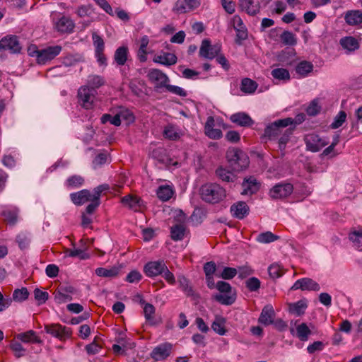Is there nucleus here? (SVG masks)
I'll return each mask as SVG.
<instances>
[{
  "label": "nucleus",
  "instance_id": "obj_31",
  "mask_svg": "<svg viewBox=\"0 0 362 362\" xmlns=\"http://www.w3.org/2000/svg\"><path fill=\"white\" fill-rule=\"evenodd\" d=\"M16 338L24 343L40 344L42 342V340L36 335L35 332L33 330L19 333L16 335Z\"/></svg>",
  "mask_w": 362,
  "mask_h": 362
},
{
  "label": "nucleus",
  "instance_id": "obj_44",
  "mask_svg": "<svg viewBox=\"0 0 362 362\" xmlns=\"http://www.w3.org/2000/svg\"><path fill=\"white\" fill-rule=\"evenodd\" d=\"M310 334L311 331L305 323H301L297 326L296 335L300 341H307Z\"/></svg>",
  "mask_w": 362,
  "mask_h": 362
},
{
  "label": "nucleus",
  "instance_id": "obj_17",
  "mask_svg": "<svg viewBox=\"0 0 362 362\" xmlns=\"http://www.w3.org/2000/svg\"><path fill=\"white\" fill-rule=\"evenodd\" d=\"M250 208L245 202H238L230 206L232 216L238 219H243L249 214Z\"/></svg>",
  "mask_w": 362,
  "mask_h": 362
},
{
  "label": "nucleus",
  "instance_id": "obj_12",
  "mask_svg": "<svg viewBox=\"0 0 362 362\" xmlns=\"http://www.w3.org/2000/svg\"><path fill=\"white\" fill-rule=\"evenodd\" d=\"M95 93L96 90L90 88L89 86H83L78 89V98L84 108H91Z\"/></svg>",
  "mask_w": 362,
  "mask_h": 362
},
{
  "label": "nucleus",
  "instance_id": "obj_1",
  "mask_svg": "<svg viewBox=\"0 0 362 362\" xmlns=\"http://www.w3.org/2000/svg\"><path fill=\"white\" fill-rule=\"evenodd\" d=\"M201 198L209 204H217L223 201L226 197V189L216 183H206L199 189Z\"/></svg>",
  "mask_w": 362,
  "mask_h": 362
},
{
  "label": "nucleus",
  "instance_id": "obj_22",
  "mask_svg": "<svg viewBox=\"0 0 362 362\" xmlns=\"http://www.w3.org/2000/svg\"><path fill=\"white\" fill-rule=\"evenodd\" d=\"M121 202L124 206H127L129 209L138 211L142 205L143 201L137 196L129 194L123 197L121 199Z\"/></svg>",
  "mask_w": 362,
  "mask_h": 362
},
{
  "label": "nucleus",
  "instance_id": "obj_46",
  "mask_svg": "<svg viewBox=\"0 0 362 362\" xmlns=\"http://www.w3.org/2000/svg\"><path fill=\"white\" fill-rule=\"evenodd\" d=\"M216 176L223 182H233L235 175L226 169L219 167L216 170Z\"/></svg>",
  "mask_w": 362,
  "mask_h": 362
},
{
  "label": "nucleus",
  "instance_id": "obj_26",
  "mask_svg": "<svg viewBox=\"0 0 362 362\" xmlns=\"http://www.w3.org/2000/svg\"><path fill=\"white\" fill-rule=\"evenodd\" d=\"M344 20L350 25H361L362 23V11L359 10L349 11L345 14Z\"/></svg>",
  "mask_w": 362,
  "mask_h": 362
},
{
  "label": "nucleus",
  "instance_id": "obj_37",
  "mask_svg": "<svg viewBox=\"0 0 362 362\" xmlns=\"http://www.w3.org/2000/svg\"><path fill=\"white\" fill-rule=\"evenodd\" d=\"M18 210L14 209H5L1 211V216L4 218V220L11 226L16 224L18 221Z\"/></svg>",
  "mask_w": 362,
  "mask_h": 362
},
{
  "label": "nucleus",
  "instance_id": "obj_14",
  "mask_svg": "<svg viewBox=\"0 0 362 362\" xmlns=\"http://www.w3.org/2000/svg\"><path fill=\"white\" fill-rule=\"evenodd\" d=\"M165 268V263L163 260L152 261L144 265V272L148 277H155L160 275Z\"/></svg>",
  "mask_w": 362,
  "mask_h": 362
},
{
  "label": "nucleus",
  "instance_id": "obj_2",
  "mask_svg": "<svg viewBox=\"0 0 362 362\" xmlns=\"http://www.w3.org/2000/svg\"><path fill=\"white\" fill-rule=\"evenodd\" d=\"M226 158L229 166L235 172L246 169L250 163L247 155L238 148H229L226 151Z\"/></svg>",
  "mask_w": 362,
  "mask_h": 362
},
{
  "label": "nucleus",
  "instance_id": "obj_41",
  "mask_svg": "<svg viewBox=\"0 0 362 362\" xmlns=\"http://www.w3.org/2000/svg\"><path fill=\"white\" fill-rule=\"evenodd\" d=\"M349 239L353 243L356 249L362 251V235L358 229H351L349 234Z\"/></svg>",
  "mask_w": 362,
  "mask_h": 362
},
{
  "label": "nucleus",
  "instance_id": "obj_59",
  "mask_svg": "<svg viewBox=\"0 0 362 362\" xmlns=\"http://www.w3.org/2000/svg\"><path fill=\"white\" fill-rule=\"evenodd\" d=\"M245 286L251 291H257L261 286V281L256 277H250L245 281Z\"/></svg>",
  "mask_w": 362,
  "mask_h": 362
},
{
  "label": "nucleus",
  "instance_id": "obj_42",
  "mask_svg": "<svg viewBox=\"0 0 362 362\" xmlns=\"http://www.w3.org/2000/svg\"><path fill=\"white\" fill-rule=\"evenodd\" d=\"M149 40L148 37L147 35H144L141 37L140 41V47L138 51V57L140 62H144L146 61L147 57V52H146V47L148 45Z\"/></svg>",
  "mask_w": 362,
  "mask_h": 362
},
{
  "label": "nucleus",
  "instance_id": "obj_30",
  "mask_svg": "<svg viewBox=\"0 0 362 362\" xmlns=\"http://www.w3.org/2000/svg\"><path fill=\"white\" fill-rule=\"evenodd\" d=\"M226 320L222 316H216L214 321L212 322L211 329L221 336L225 335L228 330L226 328Z\"/></svg>",
  "mask_w": 362,
  "mask_h": 362
},
{
  "label": "nucleus",
  "instance_id": "obj_43",
  "mask_svg": "<svg viewBox=\"0 0 362 362\" xmlns=\"http://www.w3.org/2000/svg\"><path fill=\"white\" fill-rule=\"evenodd\" d=\"M155 307L151 303H146L144 308V317L147 322L151 325L156 324L154 318Z\"/></svg>",
  "mask_w": 362,
  "mask_h": 362
},
{
  "label": "nucleus",
  "instance_id": "obj_45",
  "mask_svg": "<svg viewBox=\"0 0 362 362\" xmlns=\"http://www.w3.org/2000/svg\"><path fill=\"white\" fill-rule=\"evenodd\" d=\"M313 69V64L308 61L300 62L296 67V73L303 76H305L308 74L310 73Z\"/></svg>",
  "mask_w": 362,
  "mask_h": 362
},
{
  "label": "nucleus",
  "instance_id": "obj_60",
  "mask_svg": "<svg viewBox=\"0 0 362 362\" xmlns=\"http://www.w3.org/2000/svg\"><path fill=\"white\" fill-rule=\"evenodd\" d=\"M346 118V114L344 111L341 110L338 115L335 117L334 122L331 124L330 127L332 129H337L340 127L345 122Z\"/></svg>",
  "mask_w": 362,
  "mask_h": 362
},
{
  "label": "nucleus",
  "instance_id": "obj_64",
  "mask_svg": "<svg viewBox=\"0 0 362 362\" xmlns=\"http://www.w3.org/2000/svg\"><path fill=\"white\" fill-rule=\"evenodd\" d=\"M142 279V275L137 270L131 271L126 276L125 281L129 283H138Z\"/></svg>",
  "mask_w": 362,
  "mask_h": 362
},
{
  "label": "nucleus",
  "instance_id": "obj_6",
  "mask_svg": "<svg viewBox=\"0 0 362 362\" xmlns=\"http://www.w3.org/2000/svg\"><path fill=\"white\" fill-rule=\"evenodd\" d=\"M148 81L154 84L156 90L165 88L170 81L169 77L158 69H151L147 74Z\"/></svg>",
  "mask_w": 362,
  "mask_h": 362
},
{
  "label": "nucleus",
  "instance_id": "obj_49",
  "mask_svg": "<svg viewBox=\"0 0 362 362\" xmlns=\"http://www.w3.org/2000/svg\"><path fill=\"white\" fill-rule=\"evenodd\" d=\"M281 41L285 45L293 46L296 45L297 40L295 35L291 31L284 30L280 35Z\"/></svg>",
  "mask_w": 362,
  "mask_h": 362
},
{
  "label": "nucleus",
  "instance_id": "obj_9",
  "mask_svg": "<svg viewBox=\"0 0 362 362\" xmlns=\"http://www.w3.org/2000/svg\"><path fill=\"white\" fill-rule=\"evenodd\" d=\"M306 148L312 152H317L329 144L327 139L316 134H307L304 138Z\"/></svg>",
  "mask_w": 362,
  "mask_h": 362
},
{
  "label": "nucleus",
  "instance_id": "obj_27",
  "mask_svg": "<svg viewBox=\"0 0 362 362\" xmlns=\"http://www.w3.org/2000/svg\"><path fill=\"white\" fill-rule=\"evenodd\" d=\"M187 227L184 223H177L170 228V238L174 241L182 240L185 238Z\"/></svg>",
  "mask_w": 362,
  "mask_h": 362
},
{
  "label": "nucleus",
  "instance_id": "obj_63",
  "mask_svg": "<svg viewBox=\"0 0 362 362\" xmlns=\"http://www.w3.org/2000/svg\"><path fill=\"white\" fill-rule=\"evenodd\" d=\"M237 274V269L233 267H224L219 277L222 278L223 279L229 280L235 277Z\"/></svg>",
  "mask_w": 362,
  "mask_h": 362
},
{
  "label": "nucleus",
  "instance_id": "obj_29",
  "mask_svg": "<svg viewBox=\"0 0 362 362\" xmlns=\"http://www.w3.org/2000/svg\"><path fill=\"white\" fill-rule=\"evenodd\" d=\"M121 269L120 267L113 266L110 268L98 267L95 269V273L97 276L105 278L116 277Z\"/></svg>",
  "mask_w": 362,
  "mask_h": 362
},
{
  "label": "nucleus",
  "instance_id": "obj_39",
  "mask_svg": "<svg viewBox=\"0 0 362 362\" xmlns=\"http://www.w3.org/2000/svg\"><path fill=\"white\" fill-rule=\"evenodd\" d=\"M293 130L294 127H290L285 129L284 132H282L280 135V137L278 138L279 148L281 152L285 150L286 144L289 141L290 137L293 134Z\"/></svg>",
  "mask_w": 362,
  "mask_h": 362
},
{
  "label": "nucleus",
  "instance_id": "obj_8",
  "mask_svg": "<svg viewBox=\"0 0 362 362\" xmlns=\"http://www.w3.org/2000/svg\"><path fill=\"white\" fill-rule=\"evenodd\" d=\"M293 191V186L289 182H279L276 184L269 191V196L273 199L286 198Z\"/></svg>",
  "mask_w": 362,
  "mask_h": 362
},
{
  "label": "nucleus",
  "instance_id": "obj_28",
  "mask_svg": "<svg viewBox=\"0 0 362 362\" xmlns=\"http://www.w3.org/2000/svg\"><path fill=\"white\" fill-rule=\"evenodd\" d=\"M56 28L59 32L70 33L74 28V23L69 18L62 16L57 22Z\"/></svg>",
  "mask_w": 362,
  "mask_h": 362
},
{
  "label": "nucleus",
  "instance_id": "obj_23",
  "mask_svg": "<svg viewBox=\"0 0 362 362\" xmlns=\"http://www.w3.org/2000/svg\"><path fill=\"white\" fill-rule=\"evenodd\" d=\"M242 186L243 187L242 194H253L259 189L260 184L254 177H250L244 180Z\"/></svg>",
  "mask_w": 362,
  "mask_h": 362
},
{
  "label": "nucleus",
  "instance_id": "obj_16",
  "mask_svg": "<svg viewBox=\"0 0 362 362\" xmlns=\"http://www.w3.org/2000/svg\"><path fill=\"white\" fill-rule=\"evenodd\" d=\"M275 318V312L272 305H266L262 310L258 322L264 325L268 326L274 322Z\"/></svg>",
  "mask_w": 362,
  "mask_h": 362
},
{
  "label": "nucleus",
  "instance_id": "obj_13",
  "mask_svg": "<svg viewBox=\"0 0 362 362\" xmlns=\"http://www.w3.org/2000/svg\"><path fill=\"white\" fill-rule=\"evenodd\" d=\"M297 289L318 291L320 290V286L313 279L305 277L297 280L291 288V290Z\"/></svg>",
  "mask_w": 362,
  "mask_h": 362
},
{
  "label": "nucleus",
  "instance_id": "obj_32",
  "mask_svg": "<svg viewBox=\"0 0 362 362\" xmlns=\"http://www.w3.org/2000/svg\"><path fill=\"white\" fill-rule=\"evenodd\" d=\"M128 47L126 46L119 47L115 52L114 59L115 62L119 66H123L125 64L128 57Z\"/></svg>",
  "mask_w": 362,
  "mask_h": 362
},
{
  "label": "nucleus",
  "instance_id": "obj_52",
  "mask_svg": "<svg viewBox=\"0 0 362 362\" xmlns=\"http://www.w3.org/2000/svg\"><path fill=\"white\" fill-rule=\"evenodd\" d=\"M29 292L25 287L15 289L13 292V300L16 302H23L28 299Z\"/></svg>",
  "mask_w": 362,
  "mask_h": 362
},
{
  "label": "nucleus",
  "instance_id": "obj_7",
  "mask_svg": "<svg viewBox=\"0 0 362 362\" xmlns=\"http://www.w3.org/2000/svg\"><path fill=\"white\" fill-rule=\"evenodd\" d=\"M45 331L46 333L61 341L70 338L72 334V331L70 328L62 326L60 324L45 325Z\"/></svg>",
  "mask_w": 362,
  "mask_h": 362
},
{
  "label": "nucleus",
  "instance_id": "obj_55",
  "mask_svg": "<svg viewBox=\"0 0 362 362\" xmlns=\"http://www.w3.org/2000/svg\"><path fill=\"white\" fill-rule=\"evenodd\" d=\"M108 154L106 151L98 153L93 160V166L94 168L100 167L107 163Z\"/></svg>",
  "mask_w": 362,
  "mask_h": 362
},
{
  "label": "nucleus",
  "instance_id": "obj_40",
  "mask_svg": "<svg viewBox=\"0 0 362 362\" xmlns=\"http://www.w3.org/2000/svg\"><path fill=\"white\" fill-rule=\"evenodd\" d=\"M84 178L78 175L69 177L65 181V186L69 189L78 188L84 184Z\"/></svg>",
  "mask_w": 362,
  "mask_h": 362
},
{
  "label": "nucleus",
  "instance_id": "obj_20",
  "mask_svg": "<svg viewBox=\"0 0 362 362\" xmlns=\"http://www.w3.org/2000/svg\"><path fill=\"white\" fill-rule=\"evenodd\" d=\"M239 6L250 16H255L260 9L259 3L255 0H239Z\"/></svg>",
  "mask_w": 362,
  "mask_h": 362
},
{
  "label": "nucleus",
  "instance_id": "obj_57",
  "mask_svg": "<svg viewBox=\"0 0 362 362\" xmlns=\"http://www.w3.org/2000/svg\"><path fill=\"white\" fill-rule=\"evenodd\" d=\"M320 110L321 106L318 104V99H314L307 107L306 112L310 116H315L320 113Z\"/></svg>",
  "mask_w": 362,
  "mask_h": 362
},
{
  "label": "nucleus",
  "instance_id": "obj_53",
  "mask_svg": "<svg viewBox=\"0 0 362 362\" xmlns=\"http://www.w3.org/2000/svg\"><path fill=\"white\" fill-rule=\"evenodd\" d=\"M9 347L13 351L14 356L17 358H19L25 354V349H24L22 344L17 341H11Z\"/></svg>",
  "mask_w": 362,
  "mask_h": 362
},
{
  "label": "nucleus",
  "instance_id": "obj_11",
  "mask_svg": "<svg viewBox=\"0 0 362 362\" xmlns=\"http://www.w3.org/2000/svg\"><path fill=\"white\" fill-rule=\"evenodd\" d=\"M221 52V47L218 45H211L209 39H204L202 42L199 49V56L201 57L213 59Z\"/></svg>",
  "mask_w": 362,
  "mask_h": 362
},
{
  "label": "nucleus",
  "instance_id": "obj_3",
  "mask_svg": "<svg viewBox=\"0 0 362 362\" xmlns=\"http://www.w3.org/2000/svg\"><path fill=\"white\" fill-rule=\"evenodd\" d=\"M293 118L286 117L274 121L264 129V136L269 140H276L281 134L282 129L292 125Z\"/></svg>",
  "mask_w": 362,
  "mask_h": 362
},
{
  "label": "nucleus",
  "instance_id": "obj_48",
  "mask_svg": "<svg viewBox=\"0 0 362 362\" xmlns=\"http://www.w3.org/2000/svg\"><path fill=\"white\" fill-rule=\"evenodd\" d=\"M271 75L274 78L279 81H288L290 79L289 71L284 68L274 69L271 72Z\"/></svg>",
  "mask_w": 362,
  "mask_h": 362
},
{
  "label": "nucleus",
  "instance_id": "obj_50",
  "mask_svg": "<svg viewBox=\"0 0 362 362\" xmlns=\"http://www.w3.org/2000/svg\"><path fill=\"white\" fill-rule=\"evenodd\" d=\"M279 238L278 235L273 234L270 231H267L259 234L257 237V241L261 243H269Z\"/></svg>",
  "mask_w": 362,
  "mask_h": 362
},
{
  "label": "nucleus",
  "instance_id": "obj_10",
  "mask_svg": "<svg viewBox=\"0 0 362 362\" xmlns=\"http://www.w3.org/2000/svg\"><path fill=\"white\" fill-rule=\"evenodd\" d=\"M62 49L60 45L48 46L41 49L37 55V63L39 64H45L47 62L54 59L59 55Z\"/></svg>",
  "mask_w": 362,
  "mask_h": 362
},
{
  "label": "nucleus",
  "instance_id": "obj_47",
  "mask_svg": "<svg viewBox=\"0 0 362 362\" xmlns=\"http://www.w3.org/2000/svg\"><path fill=\"white\" fill-rule=\"evenodd\" d=\"M105 83V78L99 75H90L88 78V83L90 88H93L96 90L97 88L103 86Z\"/></svg>",
  "mask_w": 362,
  "mask_h": 362
},
{
  "label": "nucleus",
  "instance_id": "obj_51",
  "mask_svg": "<svg viewBox=\"0 0 362 362\" xmlns=\"http://www.w3.org/2000/svg\"><path fill=\"white\" fill-rule=\"evenodd\" d=\"M117 114L119 116V120L123 119L128 124L133 123L135 120V117L132 112L127 108L122 107Z\"/></svg>",
  "mask_w": 362,
  "mask_h": 362
},
{
  "label": "nucleus",
  "instance_id": "obj_56",
  "mask_svg": "<svg viewBox=\"0 0 362 362\" xmlns=\"http://www.w3.org/2000/svg\"><path fill=\"white\" fill-rule=\"evenodd\" d=\"M100 121L102 124H105L107 122H110V124L119 127L121 125V120H119V116L116 114L115 116H112L110 114H104L102 115L100 118Z\"/></svg>",
  "mask_w": 362,
  "mask_h": 362
},
{
  "label": "nucleus",
  "instance_id": "obj_21",
  "mask_svg": "<svg viewBox=\"0 0 362 362\" xmlns=\"http://www.w3.org/2000/svg\"><path fill=\"white\" fill-rule=\"evenodd\" d=\"M70 199L75 205L81 206L90 200L91 193L88 189H84L70 194Z\"/></svg>",
  "mask_w": 362,
  "mask_h": 362
},
{
  "label": "nucleus",
  "instance_id": "obj_25",
  "mask_svg": "<svg viewBox=\"0 0 362 362\" xmlns=\"http://www.w3.org/2000/svg\"><path fill=\"white\" fill-rule=\"evenodd\" d=\"M178 283L180 288L188 297H192L197 298L199 297L198 294L194 291L192 286L190 285L189 279L185 276L180 275L177 278Z\"/></svg>",
  "mask_w": 362,
  "mask_h": 362
},
{
  "label": "nucleus",
  "instance_id": "obj_33",
  "mask_svg": "<svg viewBox=\"0 0 362 362\" xmlns=\"http://www.w3.org/2000/svg\"><path fill=\"white\" fill-rule=\"evenodd\" d=\"M258 84L254 80L249 78H244L241 81L240 90L245 94H252L255 92Z\"/></svg>",
  "mask_w": 362,
  "mask_h": 362
},
{
  "label": "nucleus",
  "instance_id": "obj_38",
  "mask_svg": "<svg viewBox=\"0 0 362 362\" xmlns=\"http://www.w3.org/2000/svg\"><path fill=\"white\" fill-rule=\"evenodd\" d=\"M308 305L305 300H300L296 303L289 304V311L291 313L300 316L305 313Z\"/></svg>",
  "mask_w": 362,
  "mask_h": 362
},
{
  "label": "nucleus",
  "instance_id": "obj_15",
  "mask_svg": "<svg viewBox=\"0 0 362 362\" xmlns=\"http://www.w3.org/2000/svg\"><path fill=\"white\" fill-rule=\"evenodd\" d=\"M171 350L172 344L170 343H164L155 347L151 356L156 361L165 360L170 355Z\"/></svg>",
  "mask_w": 362,
  "mask_h": 362
},
{
  "label": "nucleus",
  "instance_id": "obj_18",
  "mask_svg": "<svg viewBox=\"0 0 362 362\" xmlns=\"http://www.w3.org/2000/svg\"><path fill=\"white\" fill-rule=\"evenodd\" d=\"M214 117L211 116L209 117L205 123L204 132L211 139H219L223 136V134L221 129L214 128Z\"/></svg>",
  "mask_w": 362,
  "mask_h": 362
},
{
  "label": "nucleus",
  "instance_id": "obj_34",
  "mask_svg": "<svg viewBox=\"0 0 362 362\" xmlns=\"http://www.w3.org/2000/svg\"><path fill=\"white\" fill-rule=\"evenodd\" d=\"M173 194L174 191L170 185H161L156 191L158 198L162 202L170 200Z\"/></svg>",
  "mask_w": 362,
  "mask_h": 362
},
{
  "label": "nucleus",
  "instance_id": "obj_35",
  "mask_svg": "<svg viewBox=\"0 0 362 362\" xmlns=\"http://www.w3.org/2000/svg\"><path fill=\"white\" fill-rule=\"evenodd\" d=\"M151 156L153 159L158 160L162 164H168L170 161L166 150L163 148H157L153 149L151 152Z\"/></svg>",
  "mask_w": 362,
  "mask_h": 362
},
{
  "label": "nucleus",
  "instance_id": "obj_4",
  "mask_svg": "<svg viewBox=\"0 0 362 362\" xmlns=\"http://www.w3.org/2000/svg\"><path fill=\"white\" fill-rule=\"evenodd\" d=\"M216 288L220 293L225 294H216L213 296V299L219 303L225 305H230L235 303L236 300V295H228L232 291V287L228 282L223 281H218L216 283Z\"/></svg>",
  "mask_w": 362,
  "mask_h": 362
},
{
  "label": "nucleus",
  "instance_id": "obj_62",
  "mask_svg": "<svg viewBox=\"0 0 362 362\" xmlns=\"http://www.w3.org/2000/svg\"><path fill=\"white\" fill-rule=\"evenodd\" d=\"M35 299L37 300L38 305L45 303L49 297V293L47 291H42L39 288L34 290Z\"/></svg>",
  "mask_w": 362,
  "mask_h": 362
},
{
  "label": "nucleus",
  "instance_id": "obj_19",
  "mask_svg": "<svg viewBox=\"0 0 362 362\" xmlns=\"http://www.w3.org/2000/svg\"><path fill=\"white\" fill-rule=\"evenodd\" d=\"M230 121L238 126L248 127L253 124L254 121L249 115L245 112L233 114L230 117Z\"/></svg>",
  "mask_w": 362,
  "mask_h": 362
},
{
  "label": "nucleus",
  "instance_id": "obj_5",
  "mask_svg": "<svg viewBox=\"0 0 362 362\" xmlns=\"http://www.w3.org/2000/svg\"><path fill=\"white\" fill-rule=\"evenodd\" d=\"M21 50L22 45L17 35H8L0 40V52L8 51L10 54H18Z\"/></svg>",
  "mask_w": 362,
  "mask_h": 362
},
{
  "label": "nucleus",
  "instance_id": "obj_61",
  "mask_svg": "<svg viewBox=\"0 0 362 362\" xmlns=\"http://www.w3.org/2000/svg\"><path fill=\"white\" fill-rule=\"evenodd\" d=\"M54 300L58 304L64 303L67 301L72 300V296L71 294L69 293H63L60 291H54Z\"/></svg>",
  "mask_w": 362,
  "mask_h": 362
},
{
  "label": "nucleus",
  "instance_id": "obj_36",
  "mask_svg": "<svg viewBox=\"0 0 362 362\" xmlns=\"http://www.w3.org/2000/svg\"><path fill=\"white\" fill-rule=\"evenodd\" d=\"M340 44L343 48L354 52L359 48L358 40L354 37H345L340 40Z\"/></svg>",
  "mask_w": 362,
  "mask_h": 362
},
{
  "label": "nucleus",
  "instance_id": "obj_58",
  "mask_svg": "<svg viewBox=\"0 0 362 362\" xmlns=\"http://www.w3.org/2000/svg\"><path fill=\"white\" fill-rule=\"evenodd\" d=\"M174 13L183 14L189 12L187 8L185 0H177L172 8Z\"/></svg>",
  "mask_w": 362,
  "mask_h": 362
},
{
  "label": "nucleus",
  "instance_id": "obj_54",
  "mask_svg": "<svg viewBox=\"0 0 362 362\" xmlns=\"http://www.w3.org/2000/svg\"><path fill=\"white\" fill-rule=\"evenodd\" d=\"M269 276L273 279H278L284 274L283 269L278 264H272L268 268Z\"/></svg>",
  "mask_w": 362,
  "mask_h": 362
},
{
  "label": "nucleus",
  "instance_id": "obj_24",
  "mask_svg": "<svg viewBox=\"0 0 362 362\" xmlns=\"http://www.w3.org/2000/svg\"><path fill=\"white\" fill-rule=\"evenodd\" d=\"M177 57L175 54L170 52H163V54L156 55L153 58L155 63L160 64L165 66H171L177 63Z\"/></svg>",
  "mask_w": 362,
  "mask_h": 362
}]
</instances>
